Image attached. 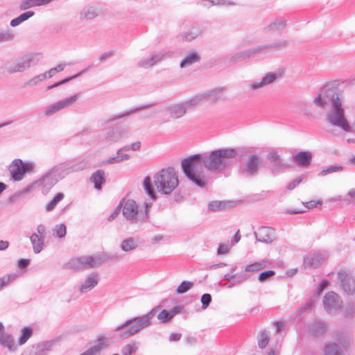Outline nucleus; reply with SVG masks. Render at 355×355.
Returning <instances> with one entry per match:
<instances>
[{
	"label": "nucleus",
	"mask_w": 355,
	"mask_h": 355,
	"mask_svg": "<svg viewBox=\"0 0 355 355\" xmlns=\"http://www.w3.org/2000/svg\"><path fill=\"white\" fill-rule=\"evenodd\" d=\"M223 92V90H202L184 103L168 106L165 107V110L168 111L171 116L179 119L186 114L188 107L197 106L205 102L212 104L224 100Z\"/></svg>",
	"instance_id": "1"
},
{
	"label": "nucleus",
	"mask_w": 355,
	"mask_h": 355,
	"mask_svg": "<svg viewBox=\"0 0 355 355\" xmlns=\"http://www.w3.org/2000/svg\"><path fill=\"white\" fill-rule=\"evenodd\" d=\"M237 155V150L231 148H220L204 153V166L209 171L221 173L232 165Z\"/></svg>",
	"instance_id": "2"
},
{
	"label": "nucleus",
	"mask_w": 355,
	"mask_h": 355,
	"mask_svg": "<svg viewBox=\"0 0 355 355\" xmlns=\"http://www.w3.org/2000/svg\"><path fill=\"white\" fill-rule=\"evenodd\" d=\"M158 307H155L147 314L142 316L127 320L121 325L117 327L115 329V331L119 333V336L121 339H126L135 335L150 324L151 320L155 315Z\"/></svg>",
	"instance_id": "3"
},
{
	"label": "nucleus",
	"mask_w": 355,
	"mask_h": 355,
	"mask_svg": "<svg viewBox=\"0 0 355 355\" xmlns=\"http://www.w3.org/2000/svg\"><path fill=\"white\" fill-rule=\"evenodd\" d=\"M204 154H196L182 161V170L186 176L200 187L206 185L202 166H204Z\"/></svg>",
	"instance_id": "4"
},
{
	"label": "nucleus",
	"mask_w": 355,
	"mask_h": 355,
	"mask_svg": "<svg viewBox=\"0 0 355 355\" xmlns=\"http://www.w3.org/2000/svg\"><path fill=\"white\" fill-rule=\"evenodd\" d=\"M119 206L122 207L123 217L130 224L142 225L149 221V209L151 207V203H146L144 210L139 209L137 203L132 199L122 200Z\"/></svg>",
	"instance_id": "5"
},
{
	"label": "nucleus",
	"mask_w": 355,
	"mask_h": 355,
	"mask_svg": "<svg viewBox=\"0 0 355 355\" xmlns=\"http://www.w3.org/2000/svg\"><path fill=\"white\" fill-rule=\"evenodd\" d=\"M157 191L164 195L171 194L178 186L179 180L173 168H163L153 177Z\"/></svg>",
	"instance_id": "6"
},
{
	"label": "nucleus",
	"mask_w": 355,
	"mask_h": 355,
	"mask_svg": "<svg viewBox=\"0 0 355 355\" xmlns=\"http://www.w3.org/2000/svg\"><path fill=\"white\" fill-rule=\"evenodd\" d=\"M326 121L331 125L338 127L347 132H352L353 128L345 117V112L339 97L332 103L326 115Z\"/></svg>",
	"instance_id": "7"
},
{
	"label": "nucleus",
	"mask_w": 355,
	"mask_h": 355,
	"mask_svg": "<svg viewBox=\"0 0 355 355\" xmlns=\"http://www.w3.org/2000/svg\"><path fill=\"white\" fill-rule=\"evenodd\" d=\"M289 44L288 40H277L266 44L259 45L257 47L245 50L243 52L238 53L232 56L234 60H241L245 58L253 56L256 53H261L266 50H280L286 48Z\"/></svg>",
	"instance_id": "8"
},
{
	"label": "nucleus",
	"mask_w": 355,
	"mask_h": 355,
	"mask_svg": "<svg viewBox=\"0 0 355 355\" xmlns=\"http://www.w3.org/2000/svg\"><path fill=\"white\" fill-rule=\"evenodd\" d=\"M41 57V54L24 55L15 61L7 63L6 65V71L9 73L24 71L32 64H35Z\"/></svg>",
	"instance_id": "9"
},
{
	"label": "nucleus",
	"mask_w": 355,
	"mask_h": 355,
	"mask_svg": "<svg viewBox=\"0 0 355 355\" xmlns=\"http://www.w3.org/2000/svg\"><path fill=\"white\" fill-rule=\"evenodd\" d=\"M67 162L61 163L53 166L43 176V181L49 184L48 189L55 184L58 180L63 179L69 174Z\"/></svg>",
	"instance_id": "10"
},
{
	"label": "nucleus",
	"mask_w": 355,
	"mask_h": 355,
	"mask_svg": "<svg viewBox=\"0 0 355 355\" xmlns=\"http://www.w3.org/2000/svg\"><path fill=\"white\" fill-rule=\"evenodd\" d=\"M285 74V69L278 68L272 71L267 73L260 81H252L250 83L251 89H259L275 83L283 78Z\"/></svg>",
	"instance_id": "11"
},
{
	"label": "nucleus",
	"mask_w": 355,
	"mask_h": 355,
	"mask_svg": "<svg viewBox=\"0 0 355 355\" xmlns=\"http://www.w3.org/2000/svg\"><path fill=\"white\" fill-rule=\"evenodd\" d=\"M341 297L335 292L329 291L323 297V307L329 314L338 313L343 307Z\"/></svg>",
	"instance_id": "12"
},
{
	"label": "nucleus",
	"mask_w": 355,
	"mask_h": 355,
	"mask_svg": "<svg viewBox=\"0 0 355 355\" xmlns=\"http://www.w3.org/2000/svg\"><path fill=\"white\" fill-rule=\"evenodd\" d=\"M129 131L125 128H116L105 129L98 133V139L110 143L118 142L128 137Z\"/></svg>",
	"instance_id": "13"
},
{
	"label": "nucleus",
	"mask_w": 355,
	"mask_h": 355,
	"mask_svg": "<svg viewBox=\"0 0 355 355\" xmlns=\"http://www.w3.org/2000/svg\"><path fill=\"white\" fill-rule=\"evenodd\" d=\"M339 97L334 90H318L313 98V104L317 107L324 109L328 105H332L336 101V98Z\"/></svg>",
	"instance_id": "14"
},
{
	"label": "nucleus",
	"mask_w": 355,
	"mask_h": 355,
	"mask_svg": "<svg viewBox=\"0 0 355 355\" xmlns=\"http://www.w3.org/2000/svg\"><path fill=\"white\" fill-rule=\"evenodd\" d=\"M338 283L346 294H355V279L349 270H340L338 272Z\"/></svg>",
	"instance_id": "15"
},
{
	"label": "nucleus",
	"mask_w": 355,
	"mask_h": 355,
	"mask_svg": "<svg viewBox=\"0 0 355 355\" xmlns=\"http://www.w3.org/2000/svg\"><path fill=\"white\" fill-rule=\"evenodd\" d=\"M261 167L260 157L256 154H250L245 161L241 173L244 176L256 175Z\"/></svg>",
	"instance_id": "16"
},
{
	"label": "nucleus",
	"mask_w": 355,
	"mask_h": 355,
	"mask_svg": "<svg viewBox=\"0 0 355 355\" xmlns=\"http://www.w3.org/2000/svg\"><path fill=\"white\" fill-rule=\"evenodd\" d=\"M79 98H80V93H78L72 96L65 99L60 100L47 106L44 110L46 116H52L58 112L68 107L73 105Z\"/></svg>",
	"instance_id": "17"
},
{
	"label": "nucleus",
	"mask_w": 355,
	"mask_h": 355,
	"mask_svg": "<svg viewBox=\"0 0 355 355\" xmlns=\"http://www.w3.org/2000/svg\"><path fill=\"white\" fill-rule=\"evenodd\" d=\"M46 235V227L40 224L37 227V232L33 233L30 236V241L33 246V252L39 254L44 247V239Z\"/></svg>",
	"instance_id": "18"
},
{
	"label": "nucleus",
	"mask_w": 355,
	"mask_h": 355,
	"mask_svg": "<svg viewBox=\"0 0 355 355\" xmlns=\"http://www.w3.org/2000/svg\"><path fill=\"white\" fill-rule=\"evenodd\" d=\"M270 163V170L273 173H279L289 168V164L283 162L277 151H272L267 155Z\"/></svg>",
	"instance_id": "19"
},
{
	"label": "nucleus",
	"mask_w": 355,
	"mask_h": 355,
	"mask_svg": "<svg viewBox=\"0 0 355 355\" xmlns=\"http://www.w3.org/2000/svg\"><path fill=\"white\" fill-rule=\"evenodd\" d=\"M287 26V20L284 17H278L272 20L263 28L266 34L281 35Z\"/></svg>",
	"instance_id": "20"
},
{
	"label": "nucleus",
	"mask_w": 355,
	"mask_h": 355,
	"mask_svg": "<svg viewBox=\"0 0 355 355\" xmlns=\"http://www.w3.org/2000/svg\"><path fill=\"white\" fill-rule=\"evenodd\" d=\"M327 259V256L325 254L310 253L304 258V266L305 268H316L320 266Z\"/></svg>",
	"instance_id": "21"
},
{
	"label": "nucleus",
	"mask_w": 355,
	"mask_h": 355,
	"mask_svg": "<svg viewBox=\"0 0 355 355\" xmlns=\"http://www.w3.org/2000/svg\"><path fill=\"white\" fill-rule=\"evenodd\" d=\"M254 236L257 241L263 243H271L276 239L275 231L269 227H261L254 232Z\"/></svg>",
	"instance_id": "22"
},
{
	"label": "nucleus",
	"mask_w": 355,
	"mask_h": 355,
	"mask_svg": "<svg viewBox=\"0 0 355 355\" xmlns=\"http://www.w3.org/2000/svg\"><path fill=\"white\" fill-rule=\"evenodd\" d=\"M9 172L15 181H20L24 177V163L20 159H14L9 166Z\"/></svg>",
	"instance_id": "23"
},
{
	"label": "nucleus",
	"mask_w": 355,
	"mask_h": 355,
	"mask_svg": "<svg viewBox=\"0 0 355 355\" xmlns=\"http://www.w3.org/2000/svg\"><path fill=\"white\" fill-rule=\"evenodd\" d=\"M0 345L10 352H15L18 347L14 337L8 332L0 335Z\"/></svg>",
	"instance_id": "24"
},
{
	"label": "nucleus",
	"mask_w": 355,
	"mask_h": 355,
	"mask_svg": "<svg viewBox=\"0 0 355 355\" xmlns=\"http://www.w3.org/2000/svg\"><path fill=\"white\" fill-rule=\"evenodd\" d=\"M355 87V76L345 80H332L326 83L321 89H334L336 87Z\"/></svg>",
	"instance_id": "25"
},
{
	"label": "nucleus",
	"mask_w": 355,
	"mask_h": 355,
	"mask_svg": "<svg viewBox=\"0 0 355 355\" xmlns=\"http://www.w3.org/2000/svg\"><path fill=\"white\" fill-rule=\"evenodd\" d=\"M98 282V276L96 273H92L87 276L85 280L80 284L79 291L81 293H86L94 288Z\"/></svg>",
	"instance_id": "26"
},
{
	"label": "nucleus",
	"mask_w": 355,
	"mask_h": 355,
	"mask_svg": "<svg viewBox=\"0 0 355 355\" xmlns=\"http://www.w3.org/2000/svg\"><path fill=\"white\" fill-rule=\"evenodd\" d=\"M333 337L343 348L349 347L353 343L352 336L350 333L335 331L334 332Z\"/></svg>",
	"instance_id": "27"
},
{
	"label": "nucleus",
	"mask_w": 355,
	"mask_h": 355,
	"mask_svg": "<svg viewBox=\"0 0 355 355\" xmlns=\"http://www.w3.org/2000/svg\"><path fill=\"white\" fill-rule=\"evenodd\" d=\"M53 0H22L19 6L20 10H26L33 7L46 6L51 3Z\"/></svg>",
	"instance_id": "28"
},
{
	"label": "nucleus",
	"mask_w": 355,
	"mask_h": 355,
	"mask_svg": "<svg viewBox=\"0 0 355 355\" xmlns=\"http://www.w3.org/2000/svg\"><path fill=\"white\" fill-rule=\"evenodd\" d=\"M293 159L298 166L306 167L311 164L312 155L309 151L300 152L293 157Z\"/></svg>",
	"instance_id": "29"
},
{
	"label": "nucleus",
	"mask_w": 355,
	"mask_h": 355,
	"mask_svg": "<svg viewBox=\"0 0 355 355\" xmlns=\"http://www.w3.org/2000/svg\"><path fill=\"white\" fill-rule=\"evenodd\" d=\"M309 328L312 336L319 337L325 332L327 324L322 321H314L309 324Z\"/></svg>",
	"instance_id": "30"
},
{
	"label": "nucleus",
	"mask_w": 355,
	"mask_h": 355,
	"mask_svg": "<svg viewBox=\"0 0 355 355\" xmlns=\"http://www.w3.org/2000/svg\"><path fill=\"white\" fill-rule=\"evenodd\" d=\"M105 180V173L103 170H97L90 177V181L94 183V187L98 190L101 189Z\"/></svg>",
	"instance_id": "31"
},
{
	"label": "nucleus",
	"mask_w": 355,
	"mask_h": 355,
	"mask_svg": "<svg viewBox=\"0 0 355 355\" xmlns=\"http://www.w3.org/2000/svg\"><path fill=\"white\" fill-rule=\"evenodd\" d=\"M108 345V340L105 336H99L96 340L95 344L89 347L87 351L92 355H96L98 354L103 348L106 347Z\"/></svg>",
	"instance_id": "32"
},
{
	"label": "nucleus",
	"mask_w": 355,
	"mask_h": 355,
	"mask_svg": "<svg viewBox=\"0 0 355 355\" xmlns=\"http://www.w3.org/2000/svg\"><path fill=\"white\" fill-rule=\"evenodd\" d=\"M69 265L71 268L78 270L89 268L87 256L76 257L70 261Z\"/></svg>",
	"instance_id": "33"
},
{
	"label": "nucleus",
	"mask_w": 355,
	"mask_h": 355,
	"mask_svg": "<svg viewBox=\"0 0 355 355\" xmlns=\"http://www.w3.org/2000/svg\"><path fill=\"white\" fill-rule=\"evenodd\" d=\"M98 16L96 10L93 6L84 7L79 13V18L83 20H91Z\"/></svg>",
	"instance_id": "34"
},
{
	"label": "nucleus",
	"mask_w": 355,
	"mask_h": 355,
	"mask_svg": "<svg viewBox=\"0 0 355 355\" xmlns=\"http://www.w3.org/2000/svg\"><path fill=\"white\" fill-rule=\"evenodd\" d=\"M53 343L52 341H46L37 344L35 347H33L32 349L37 353V355H46V353L52 349Z\"/></svg>",
	"instance_id": "35"
},
{
	"label": "nucleus",
	"mask_w": 355,
	"mask_h": 355,
	"mask_svg": "<svg viewBox=\"0 0 355 355\" xmlns=\"http://www.w3.org/2000/svg\"><path fill=\"white\" fill-rule=\"evenodd\" d=\"M66 162L70 173L83 171L87 166V164L85 160H74Z\"/></svg>",
	"instance_id": "36"
},
{
	"label": "nucleus",
	"mask_w": 355,
	"mask_h": 355,
	"mask_svg": "<svg viewBox=\"0 0 355 355\" xmlns=\"http://www.w3.org/2000/svg\"><path fill=\"white\" fill-rule=\"evenodd\" d=\"M138 247V241L134 237H128L124 239L121 244V248L124 252H130Z\"/></svg>",
	"instance_id": "37"
},
{
	"label": "nucleus",
	"mask_w": 355,
	"mask_h": 355,
	"mask_svg": "<svg viewBox=\"0 0 355 355\" xmlns=\"http://www.w3.org/2000/svg\"><path fill=\"white\" fill-rule=\"evenodd\" d=\"M202 33V30L199 26H193L189 30L184 32L182 35V39L185 41L190 42L196 38Z\"/></svg>",
	"instance_id": "38"
},
{
	"label": "nucleus",
	"mask_w": 355,
	"mask_h": 355,
	"mask_svg": "<svg viewBox=\"0 0 355 355\" xmlns=\"http://www.w3.org/2000/svg\"><path fill=\"white\" fill-rule=\"evenodd\" d=\"M106 255L101 254L96 256H87L89 268L100 266L105 261Z\"/></svg>",
	"instance_id": "39"
},
{
	"label": "nucleus",
	"mask_w": 355,
	"mask_h": 355,
	"mask_svg": "<svg viewBox=\"0 0 355 355\" xmlns=\"http://www.w3.org/2000/svg\"><path fill=\"white\" fill-rule=\"evenodd\" d=\"M200 56L197 52H192L188 54L184 59L180 62V67L184 68L188 66H191L194 63L200 61Z\"/></svg>",
	"instance_id": "40"
},
{
	"label": "nucleus",
	"mask_w": 355,
	"mask_h": 355,
	"mask_svg": "<svg viewBox=\"0 0 355 355\" xmlns=\"http://www.w3.org/2000/svg\"><path fill=\"white\" fill-rule=\"evenodd\" d=\"M270 340V333L266 330H261L258 333L257 341L258 346L261 349H264L268 345Z\"/></svg>",
	"instance_id": "41"
},
{
	"label": "nucleus",
	"mask_w": 355,
	"mask_h": 355,
	"mask_svg": "<svg viewBox=\"0 0 355 355\" xmlns=\"http://www.w3.org/2000/svg\"><path fill=\"white\" fill-rule=\"evenodd\" d=\"M125 150L124 147L123 148H120L118 150L116 157H113L110 158L106 161L107 164H115L120 163L124 160H128L130 158V156L128 154L124 153L123 150Z\"/></svg>",
	"instance_id": "42"
},
{
	"label": "nucleus",
	"mask_w": 355,
	"mask_h": 355,
	"mask_svg": "<svg viewBox=\"0 0 355 355\" xmlns=\"http://www.w3.org/2000/svg\"><path fill=\"white\" fill-rule=\"evenodd\" d=\"M269 263L270 262L267 259L262 260L261 261H256L247 265L245 268V270L247 272L258 271L268 266Z\"/></svg>",
	"instance_id": "43"
},
{
	"label": "nucleus",
	"mask_w": 355,
	"mask_h": 355,
	"mask_svg": "<svg viewBox=\"0 0 355 355\" xmlns=\"http://www.w3.org/2000/svg\"><path fill=\"white\" fill-rule=\"evenodd\" d=\"M67 227L64 223L57 224L52 229L53 236L59 239H62L66 236Z\"/></svg>",
	"instance_id": "44"
},
{
	"label": "nucleus",
	"mask_w": 355,
	"mask_h": 355,
	"mask_svg": "<svg viewBox=\"0 0 355 355\" xmlns=\"http://www.w3.org/2000/svg\"><path fill=\"white\" fill-rule=\"evenodd\" d=\"M33 329L31 327H24L21 329V336L18 340V345H22L31 338Z\"/></svg>",
	"instance_id": "45"
},
{
	"label": "nucleus",
	"mask_w": 355,
	"mask_h": 355,
	"mask_svg": "<svg viewBox=\"0 0 355 355\" xmlns=\"http://www.w3.org/2000/svg\"><path fill=\"white\" fill-rule=\"evenodd\" d=\"M143 185H144L145 191L149 195V196L153 200H155V198H156L155 193L152 187V180L149 176H146L144 178Z\"/></svg>",
	"instance_id": "46"
},
{
	"label": "nucleus",
	"mask_w": 355,
	"mask_h": 355,
	"mask_svg": "<svg viewBox=\"0 0 355 355\" xmlns=\"http://www.w3.org/2000/svg\"><path fill=\"white\" fill-rule=\"evenodd\" d=\"M15 37V34L13 31L10 29L0 31V42H10L12 41Z\"/></svg>",
	"instance_id": "47"
},
{
	"label": "nucleus",
	"mask_w": 355,
	"mask_h": 355,
	"mask_svg": "<svg viewBox=\"0 0 355 355\" xmlns=\"http://www.w3.org/2000/svg\"><path fill=\"white\" fill-rule=\"evenodd\" d=\"M45 79H46V73H41L26 82L25 86L31 87L38 86L40 83Z\"/></svg>",
	"instance_id": "48"
},
{
	"label": "nucleus",
	"mask_w": 355,
	"mask_h": 355,
	"mask_svg": "<svg viewBox=\"0 0 355 355\" xmlns=\"http://www.w3.org/2000/svg\"><path fill=\"white\" fill-rule=\"evenodd\" d=\"M63 198L64 194L62 193H58L54 197V198L46 205V210L47 211H51L52 210H53L55 206L58 205V203L60 202Z\"/></svg>",
	"instance_id": "49"
},
{
	"label": "nucleus",
	"mask_w": 355,
	"mask_h": 355,
	"mask_svg": "<svg viewBox=\"0 0 355 355\" xmlns=\"http://www.w3.org/2000/svg\"><path fill=\"white\" fill-rule=\"evenodd\" d=\"M138 350V347L135 344H127L121 349L122 355H132Z\"/></svg>",
	"instance_id": "50"
},
{
	"label": "nucleus",
	"mask_w": 355,
	"mask_h": 355,
	"mask_svg": "<svg viewBox=\"0 0 355 355\" xmlns=\"http://www.w3.org/2000/svg\"><path fill=\"white\" fill-rule=\"evenodd\" d=\"M325 355H342L336 344H329L324 347Z\"/></svg>",
	"instance_id": "51"
},
{
	"label": "nucleus",
	"mask_w": 355,
	"mask_h": 355,
	"mask_svg": "<svg viewBox=\"0 0 355 355\" xmlns=\"http://www.w3.org/2000/svg\"><path fill=\"white\" fill-rule=\"evenodd\" d=\"M343 171V167L340 166H331L327 168H323L319 173L320 176H325L329 173H336Z\"/></svg>",
	"instance_id": "52"
},
{
	"label": "nucleus",
	"mask_w": 355,
	"mask_h": 355,
	"mask_svg": "<svg viewBox=\"0 0 355 355\" xmlns=\"http://www.w3.org/2000/svg\"><path fill=\"white\" fill-rule=\"evenodd\" d=\"M193 286V283L189 281L182 282L177 288V293L182 294L188 291Z\"/></svg>",
	"instance_id": "53"
},
{
	"label": "nucleus",
	"mask_w": 355,
	"mask_h": 355,
	"mask_svg": "<svg viewBox=\"0 0 355 355\" xmlns=\"http://www.w3.org/2000/svg\"><path fill=\"white\" fill-rule=\"evenodd\" d=\"M208 207L213 211L223 210L225 208V203L220 201H213L209 203Z\"/></svg>",
	"instance_id": "54"
},
{
	"label": "nucleus",
	"mask_w": 355,
	"mask_h": 355,
	"mask_svg": "<svg viewBox=\"0 0 355 355\" xmlns=\"http://www.w3.org/2000/svg\"><path fill=\"white\" fill-rule=\"evenodd\" d=\"M158 320L162 322L166 323L170 321L173 318L168 310H162L157 315Z\"/></svg>",
	"instance_id": "55"
},
{
	"label": "nucleus",
	"mask_w": 355,
	"mask_h": 355,
	"mask_svg": "<svg viewBox=\"0 0 355 355\" xmlns=\"http://www.w3.org/2000/svg\"><path fill=\"white\" fill-rule=\"evenodd\" d=\"M209 6H235L236 3L230 0H209Z\"/></svg>",
	"instance_id": "56"
},
{
	"label": "nucleus",
	"mask_w": 355,
	"mask_h": 355,
	"mask_svg": "<svg viewBox=\"0 0 355 355\" xmlns=\"http://www.w3.org/2000/svg\"><path fill=\"white\" fill-rule=\"evenodd\" d=\"M137 66L141 68L148 69L153 66V61L150 56L148 58H141L137 64Z\"/></svg>",
	"instance_id": "57"
},
{
	"label": "nucleus",
	"mask_w": 355,
	"mask_h": 355,
	"mask_svg": "<svg viewBox=\"0 0 355 355\" xmlns=\"http://www.w3.org/2000/svg\"><path fill=\"white\" fill-rule=\"evenodd\" d=\"M275 275L273 270H267L262 272L259 274L258 279L260 282H264L270 279Z\"/></svg>",
	"instance_id": "58"
},
{
	"label": "nucleus",
	"mask_w": 355,
	"mask_h": 355,
	"mask_svg": "<svg viewBox=\"0 0 355 355\" xmlns=\"http://www.w3.org/2000/svg\"><path fill=\"white\" fill-rule=\"evenodd\" d=\"M248 277L246 276L242 275L239 276L237 278L234 279V281H229V283L224 284L225 287L231 288L232 286L239 285L247 280Z\"/></svg>",
	"instance_id": "59"
},
{
	"label": "nucleus",
	"mask_w": 355,
	"mask_h": 355,
	"mask_svg": "<svg viewBox=\"0 0 355 355\" xmlns=\"http://www.w3.org/2000/svg\"><path fill=\"white\" fill-rule=\"evenodd\" d=\"M211 302V296L210 294L205 293L201 297L202 308L203 309H207Z\"/></svg>",
	"instance_id": "60"
},
{
	"label": "nucleus",
	"mask_w": 355,
	"mask_h": 355,
	"mask_svg": "<svg viewBox=\"0 0 355 355\" xmlns=\"http://www.w3.org/2000/svg\"><path fill=\"white\" fill-rule=\"evenodd\" d=\"M165 55L164 53L159 52L155 53L150 55L151 60L153 61V66L157 62L162 61Z\"/></svg>",
	"instance_id": "61"
},
{
	"label": "nucleus",
	"mask_w": 355,
	"mask_h": 355,
	"mask_svg": "<svg viewBox=\"0 0 355 355\" xmlns=\"http://www.w3.org/2000/svg\"><path fill=\"white\" fill-rule=\"evenodd\" d=\"M303 178H304V176L300 175L298 178H297L296 179H295L293 181L290 182L287 187L288 189H289V190L294 189L295 188V187H297L302 181Z\"/></svg>",
	"instance_id": "62"
},
{
	"label": "nucleus",
	"mask_w": 355,
	"mask_h": 355,
	"mask_svg": "<svg viewBox=\"0 0 355 355\" xmlns=\"http://www.w3.org/2000/svg\"><path fill=\"white\" fill-rule=\"evenodd\" d=\"M34 15H35V12L33 11L28 10V11H26V12L21 14L19 16V18L21 22H24V21L28 20L31 17H33Z\"/></svg>",
	"instance_id": "63"
},
{
	"label": "nucleus",
	"mask_w": 355,
	"mask_h": 355,
	"mask_svg": "<svg viewBox=\"0 0 355 355\" xmlns=\"http://www.w3.org/2000/svg\"><path fill=\"white\" fill-rule=\"evenodd\" d=\"M2 277H3L4 284L6 286H7L10 282H11L17 279V275H16V274L6 275Z\"/></svg>",
	"instance_id": "64"
}]
</instances>
